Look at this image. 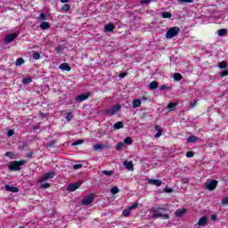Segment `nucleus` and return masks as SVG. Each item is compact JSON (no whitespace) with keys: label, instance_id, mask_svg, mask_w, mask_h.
Listing matches in <instances>:
<instances>
[{"label":"nucleus","instance_id":"5fc2aeb1","mask_svg":"<svg viewBox=\"0 0 228 228\" xmlns=\"http://www.w3.org/2000/svg\"><path fill=\"white\" fill-rule=\"evenodd\" d=\"M152 0H141L142 4H149Z\"/></svg>","mask_w":228,"mask_h":228},{"label":"nucleus","instance_id":"052dcab7","mask_svg":"<svg viewBox=\"0 0 228 228\" xmlns=\"http://www.w3.org/2000/svg\"><path fill=\"white\" fill-rule=\"evenodd\" d=\"M40 115L43 117V118H45V117H47V113L41 112Z\"/></svg>","mask_w":228,"mask_h":228},{"label":"nucleus","instance_id":"aec40b11","mask_svg":"<svg viewBox=\"0 0 228 228\" xmlns=\"http://www.w3.org/2000/svg\"><path fill=\"white\" fill-rule=\"evenodd\" d=\"M186 208H183V209H177L175 212V216H178V217H181V216H183L184 213H186Z\"/></svg>","mask_w":228,"mask_h":228},{"label":"nucleus","instance_id":"4c0bfd02","mask_svg":"<svg viewBox=\"0 0 228 228\" xmlns=\"http://www.w3.org/2000/svg\"><path fill=\"white\" fill-rule=\"evenodd\" d=\"M55 51H56L57 54H60V53H62V52H63V45H58V46L55 48Z\"/></svg>","mask_w":228,"mask_h":228},{"label":"nucleus","instance_id":"20e7f679","mask_svg":"<svg viewBox=\"0 0 228 228\" xmlns=\"http://www.w3.org/2000/svg\"><path fill=\"white\" fill-rule=\"evenodd\" d=\"M120 108H122V106L113 105L112 107L104 110L103 113L104 115H117V113L120 111Z\"/></svg>","mask_w":228,"mask_h":228},{"label":"nucleus","instance_id":"e433bc0d","mask_svg":"<svg viewBox=\"0 0 228 228\" xmlns=\"http://www.w3.org/2000/svg\"><path fill=\"white\" fill-rule=\"evenodd\" d=\"M62 12H69L70 10V5L69 4H64L61 7Z\"/></svg>","mask_w":228,"mask_h":228},{"label":"nucleus","instance_id":"1a4fd4ad","mask_svg":"<svg viewBox=\"0 0 228 228\" xmlns=\"http://www.w3.org/2000/svg\"><path fill=\"white\" fill-rule=\"evenodd\" d=\"M79 186H81V182L69 183L67 187V191H76V190L79 189Z\"/></svg>","mask_w":228,"mask_h":228},{"label":"nucleus","instance_id":"e2e57ef3","mask_svg":"<svg viewBox=\"0 0 228 228\" xmlns=\"http://www.w3.org/2000/svg\"><path fill=\"white\" fill-rule=\"evenodd\" d=\"M183 183H188V179L187 178H183Z\"/></svg>","mask_w":228,"mask_h":228},{"label":"nucleus","instance_id":"a211bd4d","mask_svg":"<svg viewBox=\"0 0 228 228\" xmlns=\"http://www.w3.org/2000/svg\"><path fill=\"white\" fill-rule=\"evenodd\" d=\"M140 106H142V100L134 99L133 101L132 108H134V110H135V108H140Z\"/></svg>","mask_w":228,"mask_h":228},{"label":"nucleus","instance_id":"3c124183","mask_svg":"<svg viewBox=\"0 0 228 228\" xmlns=\"http://www.w3.org/2000/svg\"><path fill=\"white\" fill-rule=\"evenodd\" d=\"M13 134H15V132L12 129H10L8 132H7V136H13Z\"/></svg>","mask_w":228,"mask_h":228},{"label":"nucleus","instance_id":"f704fd0d","mask_svg":"<svg viewBox=\"0 0 228 228\" xmlns=\"http://www.w3.org/2000/svg\"><path fill=\"white\" fill-rule=\"evenodd\" d=\"M197 106V101L196 100H192L190 102V106L189 108L191 110L193 108H195Z\"/></svg>","mask_w":228,"mask_h":228},{"label":"nucleus","instance_id":"a18cd8bd","mask_svg":"<svg viewBox=\"0 0 228 228\" xmlns=\"http://www.w3.org/2000/svg\"><path fill=\"white\" fill-rule=\"evenodd\" d=\"M124 147V142H118L116 146L117 151H120Z\"/></svg>","mask_w":228,"mask_h":228},{"label":"nucleus","instance_id":"603ef678","mask_svg":"<svg viewBox=\"0 0 228 228\" xmlns=\"http://www.w3.org/2000/svg\"><path fill=\"white\" fill-rule=\"evenodd\" d=\"M5 156H6L7 158H13V152H12V151H7V152L5 153Z\"/></svg>","mask_w":228,"mask_h":228},{"label":"nucleus","instance_id":"39448f33","mask_svg":"<svg viewBox=\"0 0 228 228\" xmlns=\"http://www.w3.org/2000/svg\"><path fill=\"white\" fill-rule=\"evenodd\" d=\"M94 199H95V194L94 193L89 194L82 200V205L89 206V204H92V202H94Z\"/></svg>","mask_w":228,"mask_h":228},{"label":"nucleus","instance_id":"c85d7f7f","mask_svg":"<svg viewBox=\"0 0 228 228\" xmlns=\"http://www.w3.org/2000/svg\"><path fill=\"white\" fill-rule=\"evenodd\" d=\"M118 191H120V190L118 189V187L114 186L110 189V193L112 195H117V193H118Z\"/></svg>","mask_w":228,"mask_h":228},{"label":"nucleus","instance_id":"bf43d9fd","mask_svg":"<svg viewBox=\"0 0 228 228\" xmlns=\"http://www.w3.org/2000/svg\"><path fill=\"white\" fill-rule=\"evenodd\" d=\"M210 218H211V220H213L214 222L216 221V216H215V215H212V216H210Z\"/></svg>","mask_w":228,"mask_h":228},{"label":"nucleus","instance_id":"f257e3e1","mask_svg":"<svg viewBox=\"0 0 228 228\" xmlns=\"http://www.w3.org/2000/svg\"><path fill=\"white\" fill-rule=\"evenodd\" d=\"M165 211L164 208H158L151 209L152 213V218L156 220V218H162L163 220H168L170 218V216L168 214L164 213Z\"/></svg>","mask_w":228,"mask_h":228},{"label":"nucleus","instance_id":"412c9836","mask_svg":"<svg viewBox=\"0 0 228 228\" xmlns=\"http://www.w3.org/2000/svg\"><path fill=\"white\" fill-rule=\"evenodd\" d=\"M113 128L114 129H123L124 128V123H122V121H118V122L114 124Z\"/></svg>","mask_w":228,"mask_h":228},{"label":"nucleus","instance_id":"c9c22d12","mask_svg":"<svg viewBox=\"0 0 228 228\" xmlns=\"http://www.w3.org/2000/svg\"><path fill=\"white\" fill-rule=\"evenodd\" d=\"M219 69H227V63L225 61H221L218 64Z\"/></svg>","mask_w":228,"mask_h":228},{"label":"nucleus","instance_id":"dca6fc26","mask_svg":"<svg viewBox=\"0 0 228 228\" xmlns=\"http://www.w3.org/2000/svg\"><path fill=\"white\" fill-rule=\"evenodd\" d=\"M113 29H115V25H113V23H107L104 26V30L106 33H110V32L113 31Z\"/></svg>","mask_w":228,"mask_h":228},{"label":"nucleus","instance_id":"9d476101","mask_svg":"<svg viewBox=\"0 0 228 228\" xmlns=\"http://www.w3.org/2000/svg\"><path fill=\"white\" fill-rule=\"evenodd\" d=\"M90 97V93L82 94L77 95L76 98L77 102H83V101H86Z\"/></svg>","mask_w":228,"mask_h":228},{"label":"nucleus","instance_id":"b1692460","mask_svg":"<svg viewBox=\"0 0 228 228\" xmlns=\"http://www.w3.org/2000/svg\"><path fill=\"white\" fill-rule=\"evenodd\" d=\"M129 215H131V208H125L123 210L122 216H125L126 218H127Z\"/></svg>","mask_w":228,"mask_h":228},{"label":"nucleus","instance_id":"13d9d810","mask_svg":"<svg viewBox=\"0 0 228 228\" xmlns=\"http://www.w3.org/2000/svg\"><path fill=\"white\" fill-rule=\"evenodd\" d=\"M126 76H127V73H121V74L119 75V77L124 78V77H126Z\"/></svg>","mask_w":228,"mask_h":228},{"label":"nucleus","instance_id":"f03ea898","mask_svg":"<svg viewBox=\"0 0 228 228\" xmlns=\"http://www.w3.org/2000/svg\"><path fill=\"white\" fill-rule=\"evenodd\" d=\"M181 33V28L179 27L170 28L166 33V38H174V37H177Z\"/></svg>","mask_w":228,"mask_h":228},{"label":"nucleus","instance_id":"0e129e2a","mask_svg":"<svg viewBox=\"0 0 228 228\" xmlns=\"http://www.w3.org/2000/svg\"><path fill=\"white\" fill-rule=\"evenodd\" d=\"M61 3H69V0H61Z\"/></svg>","mask_w":228,"mask_h":228},{"label":"nucleus","instance_id":"338daca9","mask_svg":"<svg viewBox=\"0 0 228 228\" xmlns=\"http://www.w3.org/2000/svg\"><path fill=\"white\" fill-rule=\"evenodd\" d=\"M35 129H38L37 126H36Z\"/></svg>","mask_w":228,"mask_h":228},{"label":"nucleus","instance_id":"69168bd1","mask_svg":"<svg viewBox=\"0 0 228 228\" xmlns=\"http://www.w3.org/2000/svg\"><path fill=\"white\" fill-rule=\"evenodd\" d=\"M142 101H147V97H142Z\"/></svg>","mask_w":228,"mask_h":228},{"label":"nucleus","instance_id":"5701e85b","mask_svg":"<svg viewBox=\"0 0 228 228\" xmlns=\"http://www.w3.org/2000/svg\"><path fill=\"white\" fill-rule=\"evenodd\" d=\"M162 19H171L172 18V13L168 12H161Z\"/></svg>","mask_w":228,"mask_h":228},{"label":"nucleus","instance_id":"c03bdc74","mask_svg":"<svg viewBox=\"0 0 228 228\" xmlns=\"http://www.w3.org/2000/svg\"><path fill=\"white\" fill-rule=\"evenodd\" d=\"M74 170H79V168H83L82 164H76L73 166Z\"/></svg>","mask_w":228,"mask_h":228},{"label":"nucleus","instance_id":"6ab92c4d","mask_svg":"<svg viewBox=\"0 0 228 228\" xmlns=\"http://www.w3.org/2000/svg\"><path fill=\"white\" fill-rule=\"evenodd\" d=\"M39 28H41V29H43V30H46L51 28V24H49V22H47V21H43L39 25Z\"/></svg>","mask_w":228,"mask_h":228},{"label":"nucleus","instance_id":"09e8293b","mask_svg":"<svg viewBox=\"0 0 228 228\" xmlns=\"http://www.w3.org/2000/svg\"><path fill=\"white\" fill-rule=\"evenodd\" d=\"M138 208V203H134L132 206H130L128 208L131 210L136 209Z\"/></svg>","mask_w":228,"mask_h":228},{"label":"nucleus","instance_id":"4be33fe9","mask_svg":"<svg viewBox=\"0 0 228 228\" xmlns=\"http://www.w3.org/2000/svg\"><path fill=\"white\" fill-rule=\"evenodd\" d=\"M199 140V138L195 135H191L190 137L187 138V142L189 143H195V142H197Z\"/></svg>","mask_w":228,"mask_h":228},{"label":"nucleus","instance_id":"2eb2a0df","mask_svg":"<svg viewBox=\"0 0 228 228\" xmlns=\"http://www.w3.org/2000/svg\"><path fill=\"white\" fill-rule=\"evenodd\" d=\"M206 224H208V217L202 216L199 219L197 225H199V227H204Z\"/></svg>","mask_w":228,"mask_h":228},{"label":"nucleus","instance_id":"79ce46f5","mask_svg":"<svg viewBox=\"0 0 228 228\" xmlns=\"http://www.w3.org/2000/svg\"><path fill=\"white\" fill-rule=\"evenodd\" d=\"M84 142H85L84 140H77V141L74 142L71 145L72 146L81 145V143H84Z\"/></svg>","mask_w":228,"mask_h":228},{"label":"nucleus","instance_id":"680f3d73","mask_svg":"<svg viewBox=\"0 0 228 228\" xmlns=\"http://www.w3.org/2000/svg\"><path fill=\"white\" fill-rule=\"evenodd\" d=\"M160 90H167V86H160Z\"/></svg>","mask_w":228,"mask_h":228},{"label":"nucleus","instance_id":"a19ab883","mask_svg":"<svg viewBox=\"0 0 228 228\" xmlns=\"http://www.w3.org/2000/svg\"><path fill=\"white\" fill-rule=\"evenodd\" d=\"M179 4H184V3H193V0H177Z\"/></svg>","mask_w":228,"mask_h":228},{"label":"nucleus","instance_id":"c756f323","mask_svg":"<svg viewBox=\"0 0 228 228\" xmlns=\"http://www.w3.org/2000/svg\"><path fill=\"white\" fill-rule=\"evenodd\" d=\"M158 86H159V85H158V82H156V81H152L150 84L151 90H156V88H158Z\"/></svg>","mask_w":228,"mask_h":228},{"label":"nucleus","instance_id":"cd10ccee","mask_svg":"<svg viewBox=\"0 0 228 228\" xmlns=\"http://www.w3.org/2000/svg\"><path fill=\"white\" fill-rule=\"evenodd\" d=\"M16 67H20V65H24V59L19 58L15 62Z\"/></svg>","mask_w":228,"mask_h":228},{"label":"nucleus","instance_id":"2f4dec72","mask_svg":"<svg viewBox=\"0 0 228 228\" xmlns=\"http://www.w3.org/2000/svg\"><path fill=\"white\" fill-rule=\"evenodd\" d=\"M31 81H33V79H31L30 77L23 78L22 85H29V83H31Z\"/></svg>","mask_w":228,"mask_h":228},{"label":"nucleus","instance_id":"9b49d317","mask_svg":"<svg viewBox=\"0 0 228 228\" xmlns=\"http://www.w3.org/2000/svg\"><path fill=\"white\" fill-rule=\"evenodd\" d=\"M4 190L6 191H11V193H19V188L12 186L10 184H5L4 185Z\"/></svg>","mask_w":228,"mask_h":228},{"label":"nucleus","instance_id":"7ed1b4c3","mask_svg":"<svg viewBox=\"0 0 228 228\" xmlns=\"http://www.w3.org/2000/svg\"><path fill=\"white\" fill-rule=\"evenodd\" d=\"M22 165H26V160L14 161L9 166V170L17 172L20 170V167H22Z\"/></svg>","mask_w":228,"mask_h":228},{"label":"nucleus","instance_id":"4d7b16f0","mask_svg":"<svg viewBox=\"0 0 228 228\" xmlns=\"http://www.w3.org/2000/svg\"><path fill=\"white\" fill-rule=\"evenodd\" d=\"M51 187V184L49 183H42L41 184V188H50Z\"/></svg>","mask_w":228,"mask_h":228},{"label":"nucleus","instance_id":"49530a36","mask_svg":"<svg viewBox=\"0 0 228 228\" xmlns=\"http://www.w3.org/2000/svg\"><path fill=\"white\" fill-rule=\"evenodd\" d=\"M222 204H223V206H225V205L228 204V197L223 198V200H222Z\"/></svg>","mask_w":228,"mask_h":228},{"label":"nucleus","instance_id":"ea45409f","mask_svg":"<svg viewBox=\"0 0 228 228\" xmlns=\"http://www.w3.org/2000/svg\"><path fill=\"white\" fill-rule=\"evenodd\" d=\"M38 19L39 20H47V16L44 13H40Z\"/></svg>","mask_w":228,"mask_h":228},{"label":"nucleus","instance_id":"473e14b6","mask_svg":"<svg viewBox=\"0 0 228 228\" xmlns=\"http://www.w3.org/2000/svg\"><path fill=\"white\" fill-rule=\"evenodd\" d=\"M124 143H126V145H131V143H133V139H131V137H126L124 140Z\"/></svg>","mask_w":228,"mask_h":228},{"label":"nucleus","instance_id":"a878e982","mask_svg":"<svg viewBox=\"0 0 228 228\" xmlns=\"http://www.w3.org/2000/svg\"><path fill=\"white\" fill-rule=\"evenodd\" d=\"M219 37H225L227 35V29L221 28L217 31Z\"/></svg>","mask_w":228,"mask_h":228},{"label":"nucleus","instance_id":"f8f14e48","mask_svg":"<svg viewBox=\"0 0 228 228\" xmlns=\"http://www.w3.org/2000/svg\"><path fill=\"white\" fill-rule=\"evenodd\" d=\"M125 168H126V170H128L129 172H133V170H134V166L133 165V161H127L126 160L123 163Z\"/></svg>","mask_w":228,"mask_h":228},{"label":"nucleus","instance_id":"864d4df0","mask_svg":"<svg viewBox=\"0 0 228 228\" xmlns=\"http://www.w3.org/2000/svg\"><path fill=\"white\" fill-rule=\"evenodd\" d=\"M186 158H193V151H187Z\"/></svg>","mask_w":228,"mask_h":228},{"label":"nucleus","instance_id":"8fccbe9b","mask_svg":"<svg viewBox=\"0 0 228 228\" xmlns=\"http://www.w3.org/2000/svg\"><path fill=\"white\" fill-rule=\"evenodd\" d=\"M54 143H56V142L50 141L49 143L46 144V147H54Z\"/></svg>","mask_w":228,"mask_h":228},{"label":"nucleus","instance_id":"423d86ee","mask_svg":"<svg viewBox=\"0 0 228 228\" xmlns=\"http://www.w3.org/2000/svg\"><path fill=\"white\" fill-rule=\"evenodd\" d=\"M218 185V181L211 180L210 182L206 183L207 190L213 191V190H216V186Z\"/></svg>","mask_w":228,"mask_h":228},{"label":"nucleus","instance_id":"58836bf2","mask_svg":"<svg viewBox=\"0 0 228 228\" xmlns=\"http://www.w3.org/2000/svg\"><path fill=\"white\" fill-rule=\"evenodd\" d=\"M102 148H104L103 144H94L93 146V149H94V151H99V149H102Z\"/></svg>","mask_w":228,"mask_h":228},{"label":"nucleus","instance_id":"4468645a","mask_svg":"<svg viewBox=\"0 0 228 228\" xmlns=\"http://www.w3.org/2000/svg\"><path fill=\"white\" fill-rule=\"evenodd\" d=\"M59 69L66 72H70V70H72V68H70V66H69V64H67L66 62L61 64L59 66Z\"/></svg>","mask_w":228,"mask_h":228},{"label":"nucleus","instance_id":"de8ad7c7","mask_svg":"<svg viewBox=\"0 0 228 228\" xmlns=\"http://www.w3.org/2000/svg\"><path fill=\"white\" fill-rule=\"evenodd\" d=\"M33 58H34V60H40V54L38 53H34Z\"/></svg>","mask_w":228,"mask_h":228},{"label":"nucleus","instance_id":"6e6d98bb","mask_svg":"<svg viewBox=\"0 0 228 228\" xmlns=\"http://www.w3.org/2000/svg\"><path fill=\"white\" fill-rule=\"evenodd\" d=\"M164 191H166V193H172V191H174V190L172 188H166L164 190Z\"/></svg>","mask_w":228,"mask_h":228},{"label":"nucleus","instance_id":"0eeeda50","mask_svg":"<svg viewBox=\"0 0 228 228\" xmlns=\"http://www.w3.org/2000/svg\"><path fill=\"white\" fill-rule=\"evenodd\" d=\"M54 175H56V173L54 172H48L45 174L41 178L39 179V182L44 183V181H47L48 179H54Z\"/></svg>","mask_w":228,"mask_h":228},{"label":"nucleus","instance_id":"bb28decb","mask_svg":"<svg viewBox=\"0 0 228 228\" xmlns=\"http://www.w3.org/2000/svg\"><path fill=\"white\" fill-rule=\"evenodd\" d=\"M175 106H177V103L170 102L167 105V110H170V111H174V110H175Z\"/></svg>","mask_w":228,"mask_h":228},{"label":"nucleus","instance_id":"393cba45","mask_svg":"<svg viewBox=\"0 0 228 228\" xmlns=\"http://www.w3.org/2000/svg\"><path fill=\"white\" fill-rule=\"evenodd\" d=\"M173 77L175 81H181V79H183V75H181V73H175Z\"/></svg>","mask_w":228,"mask_h":228},{"label":"nucleus","instance_id":"37998d69","mask_svg":"<svg viewBox=\"0 0 228 228\" xmlns=\"http://www.w3.org/2000/svg\"><path fill=\"white\" fill-rule=\"evenodd\" d=\"M220 77H225V76H228V69L224 70L219 74Z\"/></svg>","mask_w":228,"mask_h":228},{"label":"nucleus","instance_id":"7c9ffc66","mask_svg":"<svg viewBox=\"0 0 228 228\" xmlns=\"http://www.w3.org/2000/svg\"><path fill=\"white\" fill-rule=\"evenodd\" d=\"M74 118V116L72 115V112H68L66 113V120L67 122H70Z\"/></svg>","mask_w":228,"mask_h":228},{"label":"nucleus","instance_id":"ddd939ff","mask_svg":"<svg viewBox=\"0 0 228 228\" xmlns=\"http://www.w3.org/2000/svg\"><path fill=\"white\" fill-rule=\"evenodd\" d=\"M149 184H153V186H161L163 184V182L159 179H148Z\"/></svg>","mask_w":228,"mask_h":228},{"label":"nucleus","instance_id":"f3484780","mask_svg":"<svg viewBox=\"0 0 228 228\" xmlns=\"http://www.w3.org/2000/svg\"><path fill=\"white\" fill-rule=\"evenodd\" d=\"M155 131L158 133L154 135V138H159L163 134V128L158 125L155 126Z\"/></svg>","mask_w":228,"mask_h":228},{"label":"nucleus","instance_id":"6e6552de","mask_svg":"<svg viewBox=\"0 0 228 228\" xmlns=\"http://www.w3.org/2000/svg\"><path fill=\"white\" fill-rule=\"evenodd\" d=\"M17 37H19L17 33L8 34L4 37L5 44H12V42L14 41Z\"/></svg>","mask_w":228,"mask_h":228},{"label":"nucleus","instance_id":"72a5a7b5","mask_svg":"<svg viewBox=\"0 0 228 228\" xmlns=\"http://www.w3.org/2000/svg\"><path fill=\"white\" fill-rule=\"evenodd\" d=\"M102 174H103V175H108V176H110V175H113V174H115V171L103 170V171L102 172Z\"/></svg>","mask_w":228,"mask_h":228}]
</instances>
